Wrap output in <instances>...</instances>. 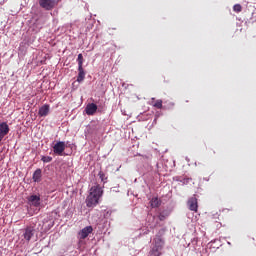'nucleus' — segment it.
I'll return each mask as SVG.
<instances>
[{
	"mask_svg": "<svg viewBox=\"0 0 256 256\" xmlns=\"http://www.w3.org/2000/svg\"><path fill=\"white\" fill-rule=\"evenodd\" d=\"M101 195H103V189H101L99 185L93 186L90 189V193L86 199L87 207H95V205L99 203V199H101Z\"/></svg>",
	"mask_w": 256,
	"mask_h": 256,
	"instance_id": "1",
	"label": "nucleus"
},
{
	"mask_svg": "<svg viewBox=\"0 0 256 256\" xmlns=\"http://www.w3.org/2000/svg\"><path fill=\"white\" fill-rule=\"evenodd\" d=\"M57 3H59V0H38L39 7L44 11H53L57 7Z\"/></svg>",
	"mask_w": 256,
	"mask_h": 256,
	"instance_id": "2",
	"label": "nucleus"
},
{
	"mask_svg": "<svg viewBox=\"0 0 256 256\" xmlns=\"http://www.w3.org/2000/svg\"><path fill=\"white\" fill-rule=\"evenodd\" d=\"M154 247L150 251V256H161V250L163 249V240L161 238H157L154 240Z\"/></svg>",
	"mask_w": 256,
	"mask_h": 256,
	"instance_id": "3",
	"label": "nucleus"
},
{
	"mask_svg": "<svg viewBox=\"0 0 256 256\" xmlns=\"http://www.w3.org/2000/svg\"><path fill=\"white\" fill-rule=\"evenodd\" d=\"M187 206L190 211H194V213H197L199 209V204L195 195L188 199Z\"/></svg>",
	"mask_w": 256,
	"mask_h": 256,
	"instance_id": "4",
	"label": "nucleus"
},
{
	"mask_svg": "<svg viewBox=\"0 0 256 256\" xmlns=\"http://www.w3.org/2000/svg\"><path fill=\"white\" fill-rule=\"evenodd\" d=\"M6 135H9V125L7 122H2L0 123V141H3Z\"/></svg>",
	"mask_w": 256,
	"mask_h": 256,
	"instance_id": "5",
	"label": "nucleus"
},
{
	"mask_svg": "<svg viewBox=\"0 0 256 256\" xmlns=\"http://www.w3.org/2000/svg\"><path fill=\"white\" fill-rule=\"evenodd\" d=\"M53 151L55 153V155H63V152L65 151V142L60 141L57 142L54 147H53Z\"/></svg>",
	"mask_w": 256,
	"mask_h": 256,
	"instance_id": "6",
	"label": "nucleus"
},
{
	"mask_svg": "<svg viewBox=\"0 0 256 256\" xmlns=\"http://www.w3.org/2000/svg\"><path fill=\"white\" fill-rule=\"evenodd\" d=\"M28 203L32 207H39L41 205V197L38 195H31L28 197Z\"/></svg>",
	"mask_w": 256,
	"mask_h": 256,
	"instance_id": "7",
	"label": "nucleus"
},
{
	"mask_svg": "<svg viewBox=\"0 0 256 256\" xmlns=\"http://www.w3.org/2000/svg\"><path fill=\"white\" fill-rule=\"evenodd\" d=\"M93 233V227L92 226H86L79 232L80 239H87L89 235Z\"/></svg>",
	"mask_w": 256,
	"mask_h": 256,
	"instance_id": "8",
	"label": "nucleus"
},
{
	"mask_svg": "<svg viewBox=\"0 0 256 256\" xmlns=\"http://www.w3.org/2000/svg\"><path fill=\"white\" fill-rule=\"evenodd\" d=\"M35 235V229L31 226L25 228L23 237L26 241H31V238Z\"/></svg>",
	"mask_w": 256,
	"mask_h": 256,
	"instance_id": "9",
	"label": "nucleus"
},
{
	"mask_svg": "<svg viewBox=\"0 0 256 256\" xmlns=\"http://www.w3.org/2000/svg\"><path fill=\"white\" fill-rule=\"evenodd\" d=\"M86 115H93L94 113H97V106L95 103H90L85 108Z\"/></svg>",
	"mask_w": 256,
	"mask_h": 256,
	"instance_id": "10",
	"label": "nucleus"
},
{
	"mask_svg": "<svg viewBox=\"0 0 256 256\" xmlns=\"http://www.w3.org/2000/svg\"><path fill=\"white\" fill-rule=\"evenodd\" d=\"M38 115H40V117H47L49 115V105L48 104L43 105L39 109Z\"/></svg>",
	"mask_w": 256,
	"mask_h": 256,
	"instance_id": "11",
	"label": "nucleus"
},
{
	"mask_svg": "<svg viewBox=\"0 0 256 256\" xmlns=\"http://www.w3.org/2000/svg\"><path fill=\"white\" fill-rule=\"evenodd\" d=\"M42 177V171L40 168L36 169L33 173L32 179L35 183H40Z\"/></svg>",
	"mask_w": 256,
	"mask_h": 256,
	"instance_id": "12",
	"label": "nucleus"
},
{
	"mask_svg": "<svg viewBox=\"0 0 256 256\" xmlns=\"http://www.w3.org/2000/svg\"><path fill=\"white\" fill-rule=\"evenodd\" d=\"M85 80V70L83 67H78V76H77V81L78 83H82V81Z\"/></svg>",
	"mask_w": 256,
	"mask_h": 256,
	"instance_id": "13",
	"label": "nucleus"
},
{
	"mask_svg": "<svg viewBox=\"0 0 256 256\" xmlns=\"http://www.w3.org/2000/svg\"><path fill=\"white\" fill-rule=\"evenodd\" d=\"M150 205L153 209L161 207V200L158 197H154L150 200Z\"/></svg>",
	"mask_w": 256,
	"mask_h": 256,
	"instance_id": "14",
	"label": "nucleus"
},
{
	"mask_svg": "<svg viewBox=\"0 0 256 256\" xmlns=\"http://www.w3.org/2000/svg\"><path fill=\"white\" fill-rule=\"evenodd\" d=\"M153 107H156V109H163V100L158 99L153 104Z\"/></svg>",
	"mask_w": 256,
	"mask_h": 256,
	"instance_id": "15",
	"label": "nucleus"
},
{
	"mask_svg": "<svg viewBox=\"0 0 256 256\" xmlns=\"http://www.w3.org/2000/svg\"><path fill=\"white\" fill-rule=\"evenodd\" d=\"M233 11L235 13H241L243 11V6H241V4H235L233 6Z\"/></svg>",
	"mask_w": 256,
	"mask_h": 256,
	"instance_id": "16",
	"label": "nucleus"
},
{
	"mask_svg": "<svg viewBox=\"0 0 256 256\" xmlns=\"http://www.w3.org/2000/svg\"><path fill=\"white\" fill-rule=\"evenodd\" d=\"M41 161H43V163H51L53 161V157H51V156H42Z\"/></svg>",
	"mask_w": 256,
	"mask_h": 256,
	"instance_id": "17",
	"label": "nucleus"
},
{
	"mask_svg": "<svg viewBox=\"0 0 256 256\" xmlns=\"http://www.w3.org/2000/svg\"><path fill=\"white\" fill-rule=\"evenodd\" d=\"M77 61H78V67H83V61H84L83 54L78 55Z\"/></svg>",
	"mask_w": 256,
	"mask_h": 256,
	"instance_id": "18",
	"label": "nucleus"
},
{
	"mask_svg": "<svg viewBox=\"0 0 256 256\" xmlns=\"http://www.w3.org/2000/svg\"><path fill=\"white\" fill-rule=\"evenodd\" d=\"M99 177H100L101 181H105V173L99 172Z\"/></svg>",
	"mask_w": 256,
	"mask_h": 256,
	"instance_id": "19",
	"label": "nucleus"
},
{
	"mask_svg": "<svg viewBox=\"0 0 256 256\" xmlns=\"http://www.w3.org/2000/svg\"><path fill=\"white\" fill-rule=\"evenodd\" d=\"M184 180H186V181H187V180H189V178H185Z\"/></svg>",
	"mask_w": 256,
	"mask_h": 256,
	"instance_id": "20",
	"label": "nucleus"
}]
</instances>
